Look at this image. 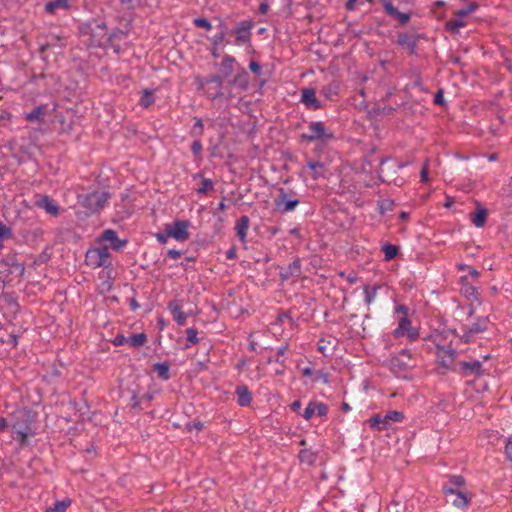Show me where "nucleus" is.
Listing matches in <instances>:
<instances>
[{
	"mask_svg": "<svg viewBox=\"0 0 512 512\" xmlns=\"http://www.w3.org/2000/svg\"><path fill=\"white\" fill-rule=\"evenodd\" d=\"M335 138L334 132L327 128L321 121L310 122L307 132L301 134V139L306 142H320L326 144Z\"/></svg>",
	"mask_w": 512,
	"mask_h": 512,
	"instance_id": "nucleus-1",
	"label": "nucleus"
},
{
	"mask_svg": "<svg viewBox=\"0 0 512 512\" xmlns=\"http://www.w3.org/2000/svg\"><path fill=\"white\" fill-rule=\"evenodd\" d=\"M235 58L230 55H225L222 60L223 76L227 78L234 71Z\"/></svg>",
	"mask_w": 512,
	"mask_h": 512,
	"instance_id": "nucleus-27",
	"label": "nucleus"
},
{
	"mask_svg": "<svg viewBox=\"0 0 512 512\" xmlns=\"http://www.w3.org/2000/svg\"><path fill=\"white\" fill-rule=\"evenodd\" d=\"M167 256H168L170 259L176 260V259H178V258L181 256V252H180V251H178V250H175V249H170V250L167 252Z\"/></svg>",
	"mask_w": 512,
	"mask_h": 512,
	"instance_id": "nucleus-61",
	"label": "nucleus"
},
{
	"mask_svg": "<svg viewBox=\"0 0 512 512\" xmlns=\"http://www.w3.org/2000/svg\"><path fill=\"white\" fill-rule=\"evenodd\" d=\"M299 204V200L292 198L283 188L278 190V195L274 199V205L277 211L282 214L293 211Z\"/></svg>",
	"mask_w": 512,
	"mask_h": 512,
	"instance_id": "nucleus-7",
	"label": "nucleus"
},
{
	"mask_svg": "<svg viewBox=\"0 0 512 512\" xmlns=\"http://www.w3.org/2000/svg\"><path fill=\"white\" fill-rule=\"evenodd\" d=\"M34 205L44 209L51 216H57L60 212L59 206L48 195L37 194L34 197Z\"/></svg>",
	"mask_w": 512,
	"mask_h": 512,
	"instance_id": "nucleus-11",
	"label": "nucleus"
},
{
	"mask_svg": "<svg viewBox=\"0 0 512 512\" xmlns=\"http://www.w3.org/2000/svg\"><path fill=\"white\" fill-rule=\"evenodd\" d=\"M406 332L410 340H416L419 336L418 330L414 327H410Z\"/></svg>",
	"mask_w": 512,
	"mask_h": 512,
	"instance_id": "nucleus-57",
	"label": "nucleus"
},
{
	"mask_svg": "<svg viewBox=\"0 0 512 512\" xmlns=\"http://www.w3.org/2000/svg\"><path fill=\"white\" fill-rule=\"evenodd\" d=\"M85 263L92 269L99 267H109L112 265L111 254L109 253V247L103 245L101 247L90 248L87 250L85 255Z\"/></svg>",
	"mask_w": 512,
	"mask_h": 512,
	"instance_id": "nucleus-3",
	"label": "nucleus"
},
{
	"mask_svg": "<svg viewBox=\"0 0 512 512\" xmlns=\"http://www.w3.org/2000/svg\"><path fill=\"white\" fill-rule=\"evenodd\" d=\"M478 4L475 2L470 3L467 7L456 10L454 15L459 18H464L478 9Z\"/></svg>",
	"mask_w": 512,
	"mask_h": 512,
	"instance_id": "nucleus-35",
	"label": "nucleus"
},
{
	"mask_svg": "<svg viewBox=\"0 0 512 512\" xmlns=\"http://www.w3.org/2000/svg\"><path fill=\"white\" fill-rule=\"evenodd\" d=\"M193 22L194 25L198 28H202L208 31L212 29L211 23L206 18H196Z\"/></svg>",
	"mask_w": 512,
	"mask_h": 512,
	"instance_id": "nucleus-44",
	"label": "nucleus"
},
{
	"mask_svg": "<svg viewBox=\"0 0 512 512\" xmlns=\"http://www.w3.org/2000/svg\"><path fill=\"white\" fill-rule=\"evenodd\" d=\"M194 119H195V124L190 131V135L197 139L202 136L204 127H203L202 119L197 118V117H195Z\"/></svg>",
	"mask_w": 512,
	"mask_h": 512,
	"instance_id": "nucleus-40",
	"label": "nucleus"
},
{
	"mask_svg": "<svg viewBox=\"0 0 512 512\" xmlns=\"http://www.w3.org/2000/svg\"><path fill=\"white\" fill-rule=\"evenodd\" d=\"M315 402H310L306 409L304 410L303 417L306 420H309L312 418L313 415H315Z\"/></svg>",
	"mask_w": 512,
	"mask_h": 512,
	"instance_id": "nucleus-50",
	"label": "nucleus"
},
{
	"mask_svg": "<svg viewBox=\"0 0 512 512\" xmlns=\"http://www.w3.org/2000/svg\"><path fill=\"white\" fill-rule=\"evenodd\" d=\"M287 349H288L287 345L282 346L281 348L278 349L277 356H276V359H275L276 362H281L280 358L285 355Z\"/></svg>",
	"mask_w": 512,
	"mask_h": 512,
	"instance_id": "nucleus-62",
	"label": "nucleus"
},
{
	"mask_svg": "<svg viewBox=\"0 0 512 512\" xmlns=\"http://www.w3.org/2000/svg\"><path fill=\"white\" fill-rule=\"evenodd\" d=\"M378 288H379L378 285H375L372 288H370L369 286H365L364 293H365V302L367 305H370L375 300V298L377 296Z\"/></svg>",
	"mask_w": 512,
	"mask_h": 512,
	"instance_id": "nucleus-39",
	"label": "nucleus"
},
{
	"mask_svg": "<svg viewBox=\"0 0 512 512\" xmlns=\"http://www.w3.org/2000/svg\"><path fill=\"white\" fill-rule=\"evenodd\" d=\"M488 325V319L487 318H481L478 319L477 322L469 325L464 333V337L466 339V342L469 341V338L477 333L483 332L487 330Z\"/></svg>",
	"mask_w": 512,
	"mask_h": 512,
	"instance_id": "nucleus-17",
	"label": "nucleus"
},
{
	"mask_svg": "<svg viewBox=\"0 0 512 512\" xmlns=\"http://www.w3.org/2000/svg\"><path fill=\"white\" fill-rule=\"evenodd\" d=\"M253 28V24L251 21L244 20L239 23L238 27H236L232 34L235 36V44L236 45H244L250 43L251 41V29Z\"/></svg>",
	"mask_w": 512,
	"mask_h": 512,
	"instance_id": "nucleus-10",
	"label": "nucleus"
},
{
	"mask_svg": "<svg viewBox=\"0 0 512 512\" xmlns=\"http://www.w3.org/2000/svg\"><path fill=\"white\" fill-rule=\"evenodd\" d=\"M109 197L110 194L107 192H92L87 195L80 196L79 202L90 212L95 213L104 208Z\"/></svg>",
	"mask_w": 512,
	"mask_h": 512,
	"instance_id": "nucleus-5",
	"label": "nucleus"
},
{
	"mask_svg": "<svg viewBox=\"0 0 512 512\" xmlns=\"http://www.w3.org/2000/svg\"><path fill=\"white\" fill-rule=\"evenodd\" d=\"M301 275V263L299 259L292 261L285 269L280 272V278L283 281L296 279Z\"/></svg>",
	"mask_w": 512,
	"mask_h": 512,
	"instance_id": "nucleus-13",
	"label": "nucleus"
},
{
	"mask_svg": "<svg viewBox=\"0 0 512 512\" xmlns=\"http://www.w3.org/2000/svg\"><path fill=\"white\" fill-rule=\"evenodd\" d=\"M437 359H438V373L441 375H445L448 370H452L455 367V359L457 357V352L450 347H437Z\"/></svg>",
	"mask_w": 512,
	"mask_h": 512,
	"instance_id": "nucleus-4",
	"label": "nucleus"
},
{
	"mask_svg": "<svg viewBox=\"0 0 512 512\" xmlns=\"http://www.w3.org/2000/svg\"><path fill=\"white\" fill-rule=\"evenodd\" d=\"M232 97V93L230 90H228L226 93L222 90V87H219V89L216 91V93L211 97L212 100L225 98L230 99Z\"/></svg>",
	"mask_w": 512,
	"mask_h": 512,
	"instance_id": "nucleus-48",
	"label": "nucleus"
},
{
	"mask_svg": "<svg viewBox=\"0 0 512 512\" xmlns=\"http://www.w3.org/2000/svg\"><path fill=\"white\" fill-rule=\"evenodd\" d=\"M147 341V336L144 333L133 334L127 340V343L132 347H141Z\"/></svg>",
	"mask_w": 512,
	"mask_h": 512,
	"instance_id": "nucleus-32",
	"label": "nucleus"
},
{
	"mask_svg": "<svg viewBox=\"0 0 512 512\" xmlns=\"http://www.w3.org/2000/svg\"><path fill=\"white\" fill-rule=\"evenodd\" d=\"M487 210L482 207H478L476 211L471 214V221L476 227H482L486 223Z\"/></svg>",
	"mask_w": 512,
	"mask_h": 512,
	"instance_id": "nucleus-23",
	"label": "nucleus"
},
{
	"mask_svg": "<svg viewBox=\"0 0 512 512\" xmlns=\"http://www.w3.org/2000/svg\"><path fill=\"white\" fill-rule=\"evenodd\" d=\"M428 161H426L421 169L420 177L421 182H427L428 181Z\"/></svg>",
	"mask_w": 512,
	"mask_h": 512,
	"instance_id": "nucleus-55",
	"label": "nucleus"
},
{
	"mask_svg": "<svg viewBox=\"0 0 512 512\" xmlns=\"http://www.w3.org/2000/svg\"><path fill=\"white\" fill-rule=\"evenodd\" d=\"M97 242L101 244L102 242H109L110 248L113 250L119 251L123 247H125L128 243L126 239L120 240L118 238L117 232L113 229L105 230L101 236L97 239Z\"/></svg>",
	"mask_w": 512,
	"mask_h": 512,
	"instance_id": "nucleus-12",
	"label": "nucleus"
},
{
	"mask_svg": "<svg viewBox=\"0 0 512 512\" xmlns=\"http://www.w3.org/2000/svg\"><path fill=\"white\" fill-rule=\"evenodd\" d=\"M11 237V229L0 222V239H8Z\"/></svg>",
	"mask_w": 512,
	"mask_h": 512,
	"instance_id": "nucleus-54",
	"label": "nucleus"
},
{
	"mask_svg": "<svg viewBox=\"0 0 512 512\" xmlns=\"http://www.w3.org/2000/svg\"><path fill=\"white\" fill-rule=\"evenodd\" d=\"M45 111H46L45 106H42V105L38 106V107L34 108L30 113L26 114L25 119L29 122L42 121Z\"/></svg>",
	"mask_w": 512,
	"mask_h": 512,
	"instance_id": "nucleus-28",
	"label": "nucleus"
},
{
	"mask_svg": "<svg viewBox=\"0 0 512 512\" xmlns=\"http://www.w3.org/2000/svg\"><path fill=\"white\" fill-rule=\"evenodd\" d=\"M203 147L200 140L197 138L191 145V151L196 157H200Z\"/></svg>",
	"mask_w": 512,
	"mask_h": 512,
	"instance_id": "nucleus-46",
	"label": "nucleus"
},
{
	"mask_svg": "<svg viewBox=\"0 0 512 512\" xmlns=\"http://www.w3.org/2000/svg\"><path fill=\"white\" fill-rule=\"evenodd\" d=\"M269 10V5L268 3L266 2H262L260 5H259V13L260 14H266Z\"/></svg>",
	"mask_w": 512,
	"mask_h": 512,
	"instance_id": "nucleus-64",
	"label": "nucleus"
},
{
	"mask_svg": "<svg viewBox=\"0 0 512 512\" xmlns=\"http://www.w3.org/2000/svg\"><path fill=\"white\" fill-rule=\"evenodd\" d=\"M451 483L455 488H450L449 485H443V492L446 495L447 502H451L457 508L467 507L469 503L468 497L460 490V487L464 484V478L462 476H452Z\"/></svg>",
	"mask_w": 512,
	"mask_h": 512,
	"instance_id": "nucleus-2",
	"label": "nucleus"
},
{
	"mask_svg": "<svg viewBox=\"0 0 512 512\" xmlns=\"http://www.w3.org/2000/svg\"><path fill=\"white\" fill-rule=\"evenodd\" d=\"M411 327V322L407 317L400 319L398 327L394 330L393 334L395 337H400Z\"/></svg>",
	"mask_w": 512,
	"mask_h": 512,
	"instance_id": "nucleus-31",
	"label": "nucleus"
},
{
	"mask_svg": "<svg viewBox=\"0 0 512 512\" xmlns=\"http://www.w3.org/2000/svg\"><path fill=\"white\" fill-rule=\"evenodd\" d=\"M31 424H32L31 417L27 413H24L22 415L21 420H18L17 422H15L13 424L14 433L17 434L19 430L25 431V432H31Z\"/></svg>",
	"mask_w": 512,
	"mask_h": 512,
	"instance_id": "nucleus-22",
	"label": "nucleus"
},
{
	"mask_svg": "<svg viewBox=\"0 0 512 512\" xmlns=\"http://www.w3.org/2000/svg\"><path fill=\"white\" fill-rule=\"evenodd\" d=\"M434 103L437 105L443 104V92L442 90H439L434 97Z\"/></svg>",
	"mask_w": 512,
	"mask_h": 512,
	"instance_id": "nucleus-63",
	"label": "nucleus"
},
{
	"mask_svg": "<svg viewBox=\"0 0 512 512\" xmlns=\"http://www.w3.org/2000/svg\"><path fill=\"white\" fill-rule=\"evenodd\" d=\"M188 227V221L177 220L172 225L167 226V236L172 237L177 241H186L189 238Z\"/></svg>",
	"mask_w": 512,
	"mask_h": 512,
	"instance_id": "nucleus-9",
	"label": "nucleus"
},
{
	"mask_svg": "<svg viewBox=\"0 0 512 512\" xmlns=\"http://www.w3.org/2000/svg\"><path fill=\"white\" fill-rule=\"evenodd\" d=\"M383 6H384L385 12L389 16L397 19L399 21L400 25H406L409 22V20L411 18L410 14L402 13V12L398 11L389 0H383Z\"/></svg>",
	"mask_w": 512,
	"mask_h": 512,
	"instance_id": "nucleus-14",
	"label": "nucleus"
},
{
	"mask_svg": "<svg viewBox=\"0 0 512 512\" xmlns=\"http://www.w3.org/2000/svg\"><path fill=\"white\" fill-rule=\"evenodd\" d=\"M315 412H316L315 414H317L320 417L326 416V414L328 412V407H327V405H325L323 403L315 402Z\"/></svg>",
	"mask_w": 512,
	"mask_h": 512,
	"instance_id": "nucleus-53",
	"label": "nucleus"
},
{
	"mask_svg": "<svg viewBox=\"0 0 512 512\" xmlns=\"http://www.w3.org/2000/svg\"><path fill=\"white\" fill-rule=\"evenodd\" d=\"M212 46H219L220 44H227L226 37L223 36V33H218L214 35L211 39Z\"/></svg>",
	"mask_w": 512,
	"mask_h": 512,
	"instance_id": "nucleus-47",
	"label": "nucleus"
},
{
	"mask_svg": "<svg viewBox=\"0 0 512 512\" xmlns=\"http://www.w3.org/2000/svg\"><path fill=\"white\" fill-rule=\"evenodd\" d=\"M301 101L307 108L317 110L320 108V102L316 98L315 90L312 88L302 89Z\"/></svg>",
	"mask_w": 512,
	"mask_h": 512,
	"instance_id": "nucleus-15",
	"label": "nucleus"
},
{
	"mask_svg": "<svg viewBox=\"0 0 512 512\" xmlns=\"http://www.w3.org/2000/svg\"><path fill=\"white\" fill-rule=\"evenodd\" d=\"M299 459L303 463L312 465L315 463L317 455L310 449H302L299 453Z\"/></svg>",
	"mask_w": 512,
	"mask_h": 512,
	"instance_id": "nucleus-30",
	"label": "nucleus"
},
{
	"mask_svg": "<svg viewBox=\"0 0 512 512\" xmlns=\"http://www.w3.org/2000/svg\"><path fill=\"white\" fill-rule=\"evenodd\" d=\"M69 8V3L67 0H54L50 1L45 5V11L48 13H55L57 10H67Z\"/></svg>",
	"mask_w": 512,
	"mask_h": 512,
	"instance_id": "nucleus-26",
	"label": "nucleus"
},
{
	"mask_svg": "<svg viewBox=\"0 0 512 512\" xmlns=\"http://www.w3.org/2000/svg\"><path fill=\"white\" fill-rule=\"evenodd\" d=\"M453 371L459 373L463 377H479L482 375V365L479 361H461L455 365Z\"/></svg>",
	"mask_w": 512,
	"mask_h": 512,
	"instance_id": "nucleus-8",
	"label": "nucleus"
},
{
	"mask_svg": "<svg viewBox=\"0 0 512 512\" xmlns=\"http://www.w3.org/2000/svg\"><path fill=\"white\" fill-rule=\"evenodd\" d=\"M382 250L384 252V258L386 261L392 260L398 254V248L392 244H385Z\"/></svg>",
	"mask_w": 512,
	"mask_h": 512,
	"instance_id": "nucleus-36",
	"label": "nucleus"
},
{
	"mask_svg": "<svg viewBox=\"0 0 512 512\" xmlns=\"http://www.w3.org/2000/svg\"><path fill=\"white\" fill-rule=\"evenodd\" d=\"M31 434H32L31 432H25V431L19 430L18 433L16 434L15 438L19 441L20 445L22 447H24L28 444V437Z\"/></svg>",
	"mask_w": 512,
	"mask_h": 512,
	"instance_id": "nucleus-45",
	"label": "nucleus"
},
{
	"mask_svg": "<svg viewBox=\"0 0 512 512\" xmlns=\"http://www.w3.org/2000/svg\"><path fill=\"white\" fill-rule=\"evenodd\" d=\"M307 167L311 170V176L314 180L327 177L328 169L323 162L308 160Z\"/></svg>",
	"mask_w": 512,
	"mask_h": 512,
	"instance_id": "nucleus-16",
	"label": "nucleus"
},
{
	"mask_svg": "<svg viewBox=\"0 0 512 512\" xmlns=\"http://www.w3.org/2000/svg\"><path fill=\"white\" fill-rule=\"evenodd\" d=\"M369 425L371 428H374L376 430H386L385 427H382L384 426V421H383V416H381L380 414H375L373 415L369 420Z\"/></svg>",
	"mask_w": 512,
	"mask_h": 512,
	"instance_id": "nucleus-38",
	"label": "nucleus"
},
{
	"mask_svg": "<svg viewBox=\"0 0 512 512\" xmlns=\"http://www.w3.org/2000/svg\"><path fill=\"white\" fill-rule=\"evenodd\" d=\"M169 309L173 315L174 320L178 325H184L186 323V314L182 311L181 307L172 302L169 304Z\"/></svg>",
	"mask_w": 512,
	"mask_h": 512,
	"instance_id": "nucleus-24",
	"label": "nucleus"
},
{
	"mask_svg": "<svg viewBox=\"0 0 512 512\" xmlns=\"http://www.w3.org/2000/svg\"><path fill=\"white\" fill-rule=\"evenodd\" d=\"M338 84L331 83L326 87H323L322 93L329 99H332L334 95H337Z\"/></svg>",
	"mask_w": 512,
	"mask_h": 512,
	"instance_id": "nucleus-42",
	"label": "nucleus"
},
{
	"mask_svg": "<svg viewBox=\"0 0 512 512\" xmlns=\"http://www.w3.org/2000/svg\"><path fill=\"white\" fill-rule=\"evenodd\" d=\"M249 69L254 73V74H259L260 71H261V66L258 62L256 61H251L250 64H249Z\"/></svg>",
	"mask_w": 512,
	"mask_h": 512,
	"instance_id": "nucleus-59",
	"label": "nucleus"
},
{
	"mask_svg": "<svg viewBox=\"0 0 512 512\" xmlns=\"http://www.w3.org/2000/svg\"><path fill=\"white\" fill-rule=\"evenodd\" d=\"M389 512H405V507L397 501H393L388 505Z\"/></svg>",
	"mask_w": 512,
	"mask_h": 512,
	"instance_id": "nucleus-52",
	"label": "nucleus"
},
{
	"mask_svg": "<svg viewBox=\"0 0 512 512\" xmlns=\"http://www.w3.org/2000/svg\"><path fill=\"white\" fill-rule=\"evenodd\" d=\"M235 392L238 397V399H237L238 404L240 406L245 407V406L250 405V403L252 401V394L248 390L247 386H245V385L237 386Z\"/></svg>",
	"mask_w": 512,
	"mask_h": 512,
	"instance_id": "nucleus-21",
	"label": "nucleus"
},
{
	"mask_svg": "<svg viewBox=\"0 0 512 512\" xmlns=\"http://www.w3.org/2000/svg\"><path fill=\"white\" fill-rule=\"evenodd\" d=\"M391 370L399 376L406 372L408 369L415 366L412 354L409 350L403 349L396 356L390 360Z\"/></svg>",
	"mask_w": 512,
	"mask_h": 512,
	"instance_id": "nucleus-6",
	"label": "nucleus"
},
{
	"mask_svg": "<svg viewBox=\"0 0 512 512\" xmlns=\"http://www.w3.org/2000/svg\"><path fill=\"white\" fill-rule=\"evenodd\" d=\"M154 371L163 380L169 379V366L165 363H157L154 365Z\"/></svg>",
	"mask_w": 512,
	"mask_h": 512,
	"instance_id": "nucleus-37",
	"label": "nucleus"
},
{
	"mask_svg": "<svg viewBox=\"0 0 512 512\" xmlns=\"http://www.w3.org/2000/svg\"><path fill=\"white\" fill-rule=\"evenodd\" d=\"M461 281H462V288H461V292L462 294L468 299V300H475V301H480V294L478 292V290L470 285L468 282H467V277L463 276L461 277Z\"/></svg>",
	"mask_w": 512,
	"mask_h": 512,
	"instance_id": "nucleus-20",
	"label": "nucleus"
},
{
	"mask_svg": "<svg viewBox=\"0 0 512 512\" xmlns=\"http://www.w3.org/2000/svg\"><path fill=\"white\" fill-rule=\"evenodd\" d=\"M186 334H187V340L192 343V344H196L198 343V331L194 328H189L187 329L186 331Z\"/></svg>",
	"mask_w": 512,
	"mask_h": 512,
	"instance_id": "nucleus-49",
	"label": "nucleus"
},
{
	"mask_svg": "<svg viewBox=\"0 0 512 512\" xmlns=\"http://www.w3.org/2000/svg\"><path fill=\"white\" fill-rule=\"evenodd\" d=\"M70 505L71 500L66 498L62 501H57L53 507L47 508L45 512H65Z\"/></svg>",
	"mask_w": 512,
	"mask_h": 512,
	"instance_id": "nucleus-33",
	"label": "nucleus"
},
{
	"mask_svg": "<svg viewBox=\"0 0 512 512\" xmlns=\"http://www.w3.org/2000/svg\"><path fill=\"white\" fill-rule=\"evenodd\" d=\"M398 42L401 45L407 46V48L410 49L411 52H413L416 47V40L414 39V37L407 34H401L399 36Z\"/></svg>",
	"mask_w": 512,
	"mask_h": 512,
	"instance_id": "nucleus-34",
	"label": "nucleus"
},
{
	"mask_svg": "<svg viewBox=\"0 0 512 512\" xmlns=\"http://www.w3.org/2000/svg\"><path fill=\"white\" fill-rule=\"evenodd\" d=\"M234 85L239 87L243 91L248 89L249 75L247 71L241 69V71L237 73V75H235L232 80L228 81V87H232Z\"/></svg>",
	"mask_w": 512,
	"mask_h": 512,
	"instance_id": "nucleus-18",
	"label": "nucleus"
},
{
	"mask_svg": "<svg viewBox=\"0 0 512 512\" xmlns=\"http://www.w3.org/2000/svg\"><path fill=\"white\" fill-rule=\"evenodd\" d=\"M249 218L246 215L241 216L235 225L236 235L244 243L246 241L247 231L249 229Z\"/></svg>",
	"mask_w": 512,
	"mask_h": 512,
	"instance_id": "nucleus-19",
	"label": "nucleus"
},
{
	"mask_svg": "<svg viewBox=\"0 0 512 512\" xmlns=\"http://www.w3.org/2000/svg\"><path fill=\"white\" fill-rule=\"evenodd\" d=\"M153 102L154 98L152 93L147 89L144 90L143 95L139 101V104L144 108H148Z\"/></svg>",
	"mask_w": 512,
	"mask_h": 512,
	"instance_id": "nucleus-41",
	"label": "nucleus"
},
{
	"mask_svg": "<svg viewBox=\"0 0 512 512\" xmlns=\"http://www.w3.org/2000/svg\"><path fill=\"white\" fill-rule=\"evenodd\" d=\"M404 418L403 413L393 410L389 411L383 416L384 426L385 429H389L391 427V424L394 422H400Z\"/></svg>",
	"mask_w": 512,
	"mask_h": 512,
	"instance_id": "nucleus-25",
	"label": "nucleus"
},
{
	"mask_svg": "<svg viewBox=\"0 0 512 512\" xmlns=\"http://www.w3.org/2000/svg\"><path fill=\"white\" fill-rule=\"evenodd\" d=\"M505 452L510 461H512V436L508 439L506 446H505Z\"/></svg>",
	"mask_w": 512,
	"mask_h": 512,
	"instance_id": "nucleus-56",
	"label": "nucleus"
},
{
	"mask_svg": "<svg viewBox=\"0 0 512 512\" xmlns=\"http://www.w3.org/2000/svg\"><path fill=\"white\" fill-rule=\"evenodd\" d=\"M127 340L128 338H126L125 336L123 335H117L115 338H114V345L116 346H120V345H123L125 343H127Z\"/></svg>",
	"mask_w": 512,
	"mask_h": 512,
	"instance_id": "nucleus-60",
	"label": "nucleus"
},
{
	"mask_svg": "<svg viewBox=\"0 0 512 512\" xmlns=\"http://www.w3.org/2000/svg\"><path fill=\"white\" fill-rule=\"evenodd\" d=\"M224 79L223 75H213L206 79V83H216L218 87H222Z\"/></svg>",
	"mask_w": 512,
	"mask_h": 512,
	"instance_id": "nucleus-51",
	"label": "nucleus"
},
{
	"mask_svg": "<svg viewBox=\"0 0 512 512\" xmlns=\"http://www.w3.org/2000/svg\"><path fill=\"white\" fill-rule=\"evenodd\" d=\"M203 428V423L200 422V421H197V422H193V423H188L186 425V429L191 431L192 429H196V430H201Z\"/></svg>",
	"mask_w": 512,
	"mask_h": 512,
	"instance_id": "nucleus-58",
	"label": "nucleus"
},
{
	"mask_svg": "<svg viewBox=\"0 0 512 512\" xmlns=\"http://www.w3.org/2000/svg\"><path fill=\"white\" fill-rule=\"evenodd\" d=\"M466 22L458 19H450L445 23V30L451 34L459 32V28L465 27Z\"/></svg>",
	"mask_w": 512,
	"mask_h": 512,
	"instance_id": "nucleus-29",
	"label": "nucleus"
},
{
	"mask_svg": "<svg viewBox=\"0 0 512 512\" xmlns=\"http://www.w3.org/2000/svg\"><path fill=\"white\" fill-rule=\"evenodd\" d=\"M214 187L213 182L210 179H202L201 186L197 189L198 194H206Z\"/></svg>",
	"mask_w": 512,
	"mask_h": 512,
	"instance_id": "nucleus-43",
	"label": "nucleus"
}]
</instances>
